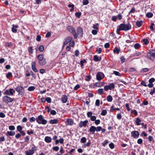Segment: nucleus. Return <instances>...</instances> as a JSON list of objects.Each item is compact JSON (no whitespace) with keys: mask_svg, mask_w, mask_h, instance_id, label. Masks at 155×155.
Listing matches in <instances>:
<instances>
[{"mask_svg":"<svg viewBox=\"0 0 155 155\" xmlns=\"http://www.w3.org/2000/svg\"><path fill=\"white\" fill-rule=\"evenodd\" d=\"M36 121L39 124H42L44 125L46 124L47 122V120L44 119L43 116L41 115L38 117L36 118Z\"/></svg>","mask_w":155,"mask_h":155,"instance_id":"obj_1","label":"nucleus"},{"mask_svg":"<svg viewBox=\"0 0 155 155\" xmlns=\"http://www.w3.org/2000/svg\"><path fill=\"white\" fill-rule=\"evenodd\" d=\"M67 29L73 35L74 38L76 39L78 37V35L75 29L72 26L68 25L67 27Z\"/></svg>","mask_w":155,"mask_h":155,"instance_id":"obj_2","label":"nucleus"},{"mask_svg":"<svg viewBox=\"0 0 155 155\" xmlns=\"http://www.w3.org/2000/svg\"><path fill=\"white\" fill-rule=\"evenodd\" d=\"M14 100V98H12L7 96H5L2 97L3 102L6 104H8L12 102Z\"/></svg>","mask_w":155,"mask_h":155,"instance_id":"obj_3","label":"nucleus"},{"mask_svg":"<svg viewBox=\"0 0 155 155\" xmlns=\"http://www.w3.org/2000/svg\"><path fill=\"white\" fill-rule=\"evenodd\" d=\"M120 25L123 31H127L130 29L131 28V25L129 23H127L126 24H121Z\"/></svg>","mask_w":155,"mask_h":155,"instance_id":"obj_4","label":"nucleus"},{"mask_svg":"<svg viewBox=\"0 0 155 155\" xmlns=\"http://www.w3.org/2000/svg\"><path fill=\"white\" fill-rule=\"evenodd\" d=\"M147 56L151 60H152V58H155V50L154 49H150L149 52L147 53Z\"/></svg>","mask_w":155,"mask_h":155,"instance_id":"obj_5","label":"nucleus"},{"mask_svg":"<svg viewBox=\"0 0 155 155\" xmlns=\"http://www.w3.org/2000/svg\"><path fill=\"white\" fill-rule=\"evenodd\" d=\"M15 91L13 88H10L9 89L6 90L4 93V94L8 95H13V93H15Z\"/></svg>","mask_w":155,"mask_h":155,"instance_id":"obj_6","label":"nucleus"},{"mask_svg":"<svg viewBox=\"0 0 155 155\" xmlns=\"http://www.w3.org/2000/svg\"><path fill=\"white\" fill-rule=\"evenodd\" d=\"M104 75L102 72H98L96 74V79L98 81H100L104 77Z\"/></svg>","mask_w":155,"mask_h":155,"instance_id":"obj_7","label":"nucleus"},{"mask_svg":"<svg viewBox=\"0 0 155 155\" xmlns=\"http://www.w3.org/2000/svg\"><path fill=\"white\" fill-rule=\"evenodd\" d=\"M131 137L134 139L138 138L139 136V133L137 131H134L131 132Z\"/></svg>","mask_w":155,"mask_h":155,"instance_id":"obj_8","label":"nucleus"},{"mask_svg":"<svg viewBox=\"0 0 155 155\" xmlns=\"http://www.w3.org/2000/svg\"><path fill=\"white\" fill-rule=\"evenodd\" d=\"M77 34L78 36H79L81 37L83 36V31L82 28L80 27L78 28L77 29Z\"/></svg>","mask_w":155,"mask_h":155,"instance_id":"obj_9","label":"nucleus"},{"mask_svg":"<svg viewBox=\"0 0 155 155\" xmlns=\"http://www.w3.org/2000/svg\"><path fill=\"white\" fill-rule=\"evenodd\" d=\"M88 123V121L87 120H85L84 121H80L79 124V127L80 128L83 127H85L87 126V124Z\"/></svg>","mask_w":155,"mask_h":155,"instance_id":"obj_10","label":"nucleus"},{"mask_svg":"<svg viewBox=\"0 0 155 155\" xmlns=\"http://www.w3.org/2000/svg\"><path fill=\"white\" fill-rule=\"evenodd\" d=\"M15 90L19 94L22 93H23L24 91V89L23 87L21 86H19L17 87Z\"/></svg>","mask_w":155,"mask_h":155,"instance_id":"obj_11","label":"nucleus"},{"mask_svg":"<svg viewBox=\"0 0 155 155\" xmlns=\"http://www.w3.org/2000/svg\"><path fill=\"white\" fill-rule=\"evenodd\" d=\"M72 39V37L71 36H68L65 39V41L64 42V44L66 45Z\"/></svg>","mask_w":155,"mask_h":155,"instance_id":"obj_12","label":"nucleus"},{"mask_svg":"<svg viewBox=\"0 0 155 155\" xmlns=\"http://www.w3.org/2000/svg\"><path fill=\"white\" fill-rule=\"evenodd\" d=\"M31 64L32 70L35 72H37L38 71L37 69L35 68V62L34 61H33L31 62Z\"/></svg>","mask_w":155,"mask_h":155,"instance_id":"obj_13","label":"nucleus"},{"mask_svg":"<svg viewBox=\"0 0 155 155\" xmlns=\"http://www.w3.org/2000/svg\"><path fill=\"white\" fill-rule=\"evenodd\" d=\"M68 100V97L66 95H63L61 98V101L63 103H66Z\"/></svg>","mask_w":155,"mask_h":155,"instance_id":"obj_14","label":"nucleus"},{"mask_svg":"<svg viewBox=\"0 0 155 155\" xmlns=\"http://www.w3.org/2000/svg\"><path fill=\"white\" fill-rule=\"evenodd\" d=\"M59 120L58 119L51 120L49 121V123L51 124H56L59 122Z\"/></svg>","mask_w":155,"mask_h":155,"instance_id":"obj_15","label":"nucleus"},{"mask_svg":"<svg viewBox=\"0 0 155 155\" xmlns=\"http://www.w3.org/2000/svg\"><path fill=\"white\" fill-rule=\"evenodd\" d=\"M68 124L69 125H72L74 124V121L71 119H68L67 120Z\"/></svg>","mask_w":155,"mask_h":155,"instance_id":"obj_16","label":"nucleus"},{"mask_svg":"<svg viewBox=\"0 0 155 155\" xmlns=\"http://www.w3.org/2000/svg\"><path fill=\"white\" fill-rule=\"evenodd\" d=\"M15 131H8L6 133V135L7 136H12L15 135Z\"/></svg>","mask_w":155,"mask_h":155,"instance_id":"obj_17","label":"nucleus"},{"mask_svg":"<svg viewBox=\"0 0 155 155\" xmlns=\"http://www.w3.org/2000/svg\"><path fill=\"white\" fill-rule=\"evenodd\" d=\"M51 138L50 137L46 136L45 137V140L46 143H50L51 142Z\"/></svg>","mask_w":155,"mask_h":155,"instance_id":"obj_18","label":"nucleus"},{"mask_svg":"<svg viewBox=\"0 0 155 155\" xmlns=\"http://www.w3.org/2000/svg\"><path fill=\"white\" fill-rule=\"evenodd\" d=\"M101 58H99L97 55H95L94 56V60L95 62L100 61H101Z\"/></svg>","mask_w":155,"mask_h":155,"instance_id":"obj_19","label":"nucleus"},{"mask_svg":"<svg viewBox=\"0 0 155 155\" xmlns=\"http://www.w3.org/2000/svg\"><path fill=\"white\" fill-rule=\"evenodd\" d=\"M96 127L92 126L90 127L89 131L91 132H92V134H94L96 131Z\"/></svg>","mask_w":155,"mask_h":155,"instance_id":"obj_20","label":"nucleus"},{"mask_svg":"<svg viewBox=\"0 0 155 155\" xmlns=\"http://www.w3.org/2000/svg\"><path fill=\"white\" fill-rule=\"evenodd\" d=\"M64 140L63 138H61L59 140H55V143L57 144L60 143L61 144H63L64 143Z\"/></svg>","mask_w":155,"mask_h":155,"instance_id":"obj_21","label":"nucleus"},{"mask_svg":"<svg viewBox=\"0 0 155 155\" xmlns=\"http://www.w3.org/2000/svg\"><path fill=\"white\" fill-rule=\"evenodd\" d=\"M25 153L26 155H33L34 153V152L29 150H27L25 151Z\"/></svg>","mask_w":155,"mask_h":155,"instance_id":"obj_22","label":"nucleus"},{"mask_svg":"<svg viewBox=\"0 0 155 155\" xmlns=\"http://www.w3.org/2000/svg\"><path fill=\"white\" fill-rule=\"evenodd\" d=\"M113 97L110 95H109L107 96L106 100L108 102H111L113 100Z\"/></svg>","mask_w":155,"mask_h":155,"instance_id":"obj_23","label":"nucleus"},{"mask_svg":"<svg viewBox=\"0 0 155 155\" xmlns=\"http://www.w3.org/2000/svg\"><path fill=\"white\" fill-rule=\"evenodd\" d=\"M39 64L41 65H45L46 63L45 59H44L43 60H41L39 61Z\"/></svg>","mask_w":155,"mask_h":155,"instance_id":"obj_24","label":"nucleus"},{"mask_svg":"<svg viewBox=\"0 0 155 155\" xmlns=\"http://www.w3.org/2000/svg\"><path fill=\"white\" fill-rule=\"evenodd\" d=\"M44 55L43 54H41L38 55L37 56V58L39 60V61L43 60L44 59Z\"/></svg>","mask_w":155,"mask_h":155,"instance_id":"obj_25","label":"nucleus"},{"mask_svg":"<svg viewBox=\"0 0 155 155\" xmlns=\"http://www.w3.org/2000/svg\"><path fill=\"white\" fill-rule=\"evenodd\" d=\"M141 122V120L139 118L137 117L136 118V119L135 121L136 123V124L137 126L140 125L141 124L140 122Z\"/></svg>","mask_w":155,"mask_h":155,"instance_id":"obj_26","label":"nucleus"},{"mask_svg":"<svg viewBox=\"0 0 155 155\" xmlns=\"http://www.w3.org/2000/svg\"><path fill=\"white\" fill-rule=\"evenodd\" d=\"M122 28L120 27V25H119V26L117 27V31L116 32L117 34H119L120 33V31H123L122 30Z\"/></svg>","mask_w":155,"mask_h":155,"instance_id":"obj_27","label":"nucleus"},{"mask_svg":"<svg viewBox=\"0 0 155 155\" xmlns=\"http://www.w3.org/2000/svg\"><path fill=\"white\" fill-rule=\"evenodd\" d=\"M97 93L100 95H102L103 94V89H99L97 91Z\"/></svg>","mask_w":155,"mask_h":155,"instance_id":"obj_28","label":"nucleus"},{"mask_svg":"<svg viewBox=\"0 0 155 155\" xmlns=\"http://www.w3.org/2000/svg\"><path fill=\"white\" fill-rule=\"evenodd\" d=\"M143 22L142 21H137L136 23V25L139 27H140L142 25Z\"/></svg>","mask_w":155,"mask_h":155,"instance_id":"obj_29","label":"nucleus"},{"mask_svg":"<svg viewBox=\"0 0 155 155\" xmlns=\"http://www.w3.org/2000/svg\"><path fill=\"white\" fill-rule=\"evenodd\" d=\"M146 16L148 18H150L153 16V15L151 13L148 12L146 14Z\"/></svg>","mask_w":155,"mask_h":155,"instance_id":"obj_30","label":"nucleus"},{"mask_svg":"<svg viewBox=\"0 0 155 155\" xmlns=\"http://www.w3.org/2000/svg\"><path fill=\"white\" fill-rule=\"evenodd\" d=\"M109 87L110 88V90H111L112 89H113L115 87L114 84L113 83L110 84L109 85H108Z\"/></svg>","mask_w":155,"mask_h":155,"instance_id":"obj_31","label":"nucleus"},{"mask_svg":"<svg viewBox=\"0 0 155 155\" xmlns=\"http://www.w3.org/2000/svg\"><path fill=\"white\" fill-rule=\"evenodd\" d=\"M22 127L21 125H18L17 127V130L18 131L20 132L22 130Z\"/></svg>","mask_w":155,"mask_h":155,"instance_id":"obj_32","label":"nucleus"},{"mask_svg":"<svg viewBox=\"0 0 155 155\" xmlns=\"http://www.w3.org/2000/svg\"><path fill=\"white\" fill-rule=\"evenodd\" d=\"M35 88L34 86H31L28 88V90L29 91H32L35 89Z\"/></svg>","mask_w":155,"mask_h":155,"instance_id":"obj_33","label":"nucleus"},{"mask_svg":"<svg viewBox=\"0 0 155 155\" xmlns=\"http://www.w3.org/2000/svg\"><path fill=\"white\" fill-rule=\"evenodd\" d=\"M134 47L135 49H137L140 48V45L138 43H136L134 45Z\"/></svg>","mask_w":155,"mask_h":155,"instance_id":"obj_34","label":"nucleus"},{"mask_svg":"<svg viewBox=\"0 0 155 155\" xmlns=\"http://www.w3.org/2000/svg\"><path fill=\"white\" fill-rule=\"evenodd\" d=\"M113 74H114L117 76H121V75L119 72L116 71H114Z\"/></svg>","mask_w":155,"mask_h":155,"instance_id":"obj_35","label":"nucleus"},{"mask_svg":"<svg viewBox=\"0 0 155 155\" xmlns=\"http://www.w3.org/2000/svg\"><path fill=\"white\" fill-rule=\"evenodd\" d=\"M107 111L106 110H102L101 113V115L102 116H105L107 114Z\"/></svg>","mask_w":155,"mask_h":155,"instance_id":"obj_36","label":"nucleus"},{"mask_svg":"<svg viewBox=\"0 0 155 155\" xmlns=\"http://www.w3.org/2000/svg\"><path fill=\"white\" fill-rule=\"evenodd\" d=\"M120 51V50L119 48H117L116 47L114 50L113 51L114 53H116L117 54H119Z\"/></svg>","mask_w":155,"mask_h":155,"instance_id":"obj_37","label":"nucleus"},{"mask_svg":"<svg viewBox=\"0 0 155 155\" xmlns=\"http://www.w3.org/2000/svg\"><path fill=\"white\" fill-rule=\"evenodd\" d=\"M87 139L84 137H82L81 140V142L84 143L86 142Z\"/></svg>","mask_w":155,"mask_h":155,"instance_id":"obj_38","label":"nucleus"},{"mask_svg":"<svg viewBox=\"0 0 155 155\" xmlns=\"http://www.w3.org/2000/svg\"><path fill=\"white\" fill-rule=\"evenodd\" d=\"M6 77L7 78H10L12 77V73L9 72L8 73L6 74Z\"/></svg>","mask_w":155,"mask_h":155,"instance_id":"obj_39","label":"nucleus"},{"mask_svg":"<svg viewBox=\"0 0 155 155\" xmlns=\"http://www.w3.org/2000/svg\"><path fill=\"white\" fill-rule=\"evenodd\" d=\"M149 71V69L147 68H145L142 69L140 71L141 72H147Z\"/></svg>","mask_w":155,"mask_h":155,"instance_id":"obj_40","label":"nucleus"},{"mask_svg":"<svg viewBox=\"0 0 155 155\" xmlns=\"http://www.w3.org/2000/svg\"><path fill=\"white\" fill-rule=\"evenodd\" d=\"M93 113L91 111L88 112L87 113V116L88 117H91Z\"/></svg>","mask_w":155,"mask_h":155,"instance_id":"obj_41","label":"nucleus"},{"mask_svg":"<svg viewBox=\"0 0 155 155\" xmlns=\"http://www.w3.org/2000/svg\"><path fill=\"white\" fill-rule=\"evenodd\" d=\"M81 15V12H77L75 13V15L77 18H79Z\"/></svg>","mask_w":155,"mask_h":155,"instance_id":"obj_42","label":"nucleus"},{"mask_svg":"<svg viewBox=\"0 0 155 155\" xmlns=\"http://www.w3.org/2000/svg\"><path fill=\"white\" fill-rule=\"evenodd\" d=\"M45 100L48 103H51L52 101L51 98L50 97H46Z\"/></svg>","mask_w":155,"mask_h":155,"instance_id":"obj_43","label":"nucleus"},{"mask_svg":"<svg viewBox=\"0 0 155 155\" xmlns=\"http://www.w3.org/2000/svg\"><path fill=\"white\" fill-rule=\"evenodd\" d=\"M96 131L97 132H99L102 130V127L100 126H98L96 127Z\"/></svg>","mask_w":155,"mask_h":155,"instance_id":"obj_44","label":"nucleus"},{"mask_svg":"<svg viewBox=\"0 0 155 155\" xmlns=\"http://www.w3.org/2000/svg\"><path fill=\"white\" fill-rule=\"evenodd\" d=\"M96 119V117L95 116H92L90 117V120L92 121H94Z\"/></svg>","mask_w":155,"mask_h":155,"instance_id":"obj_45","label":"nucleus"},{"mask_svg":"<svg viewBox=\"0 0 155 155\" xmlns=\"http://www.w3.org/2000/svg\"><path fill=\"white\" fill-rule=\"evenodd\" d=\"M109 147L111 149H113L114 147V144L113 143H111L109 144Z\"/></svg>","mask_w":155,"mask_h":155,"instance_id":"obj_46","label":"nucleus"},{"mask_svg":"<svg viewBox=\"0 0 155 155\" xmlns=\"http://www.w3.org/2000/svg\"><path fill=\"white\" fill-rule=\"evenodd\" d=\"M88 0H83V5H86L88 4Z\"/></svg>","mask_w":155,"mask_h":155,"instance_id":"obj_47","label":"nucleus"},{"mask_svg":"<svg viewBox=\"0 0 155 155\" xmlns=\"http://www.w3.org/2000/svg\"><path fill=\"white\" fill-rule=\"evenodd\" d=\"M109 142L107 140H105V141L102 143V145L105 147L108 143Z\"/></svg>","mask_w":155,"mask_h":155,"instance_id":"obj_48","label":"nucleus"},{"mask_svg":"<svg viewBox=\"0 0 155 155\" xmlns=\"http://www.w3.org/2000/svg\"><path fill=\"white\" fill-rule=\"evenodd\" d=\"M9 129L10 130H14L15 129V127L13 125H10L9 126Z\"/></svg>","mask_w":155,"mask_h":155,"instance_id":"obj_49","label":"nucleus"},{"mask_svg":"<svg viewBox=\"0 0 155 155\" xmlns=\"http://www.w3.org/2000/svg\"><path fill=\"white\" fill-rule=\"evenodd\" d=\"M28 51L29 53H31V54H32L33 53V49L32 47H30L28 49Z\"/></svg>","mask_w":155,"mask_h":155,"instance_id":"obj_50","label":"nucleus"},{"mask_svg":"<svg viewBox=\"0 0 155 155\" xmlns=\"http://www.w3.org/2000/svg\"><path fill=\"white\" fill-rule=\"evenodd\" d=\"M50 113L52 115H54L56 114L57 113L55 110H52L50 111Z\"/></svg>","mask_w":155,"mask_h":155,"instance_id":"obj_51","label":"nucleus"},{"mask_svg":"<svg viewBox=\"0 0 155 155\" xmlns=\"http://www.w3.org/2000/svg\"><path fill=\"white\" fill-rule=\"evenodd\" d=\"M143 41L144 42V43L145 45H147L149 42L148 39H143Z\"/></svg>","mask_w":155,"mask_h":155,"instance_id":"obj_52","label":"nucleus"},{"mask_svg":"<svg viewBox=\"0 0 155 155\" xmlns=\"http://www.w3.org/2000/svg\"><path fill=\"white\" fill-rule=\"evenodd\" d=\"M100 101L99 100L97 99L96 100L95 104L97 106H99L100 105Z\"/></svg>","mask_w":155,"mask_h":155,"instance_id":"obj_53","label":"nucleus"},{"mask_svg":"<svg viewBox=\"0 0 155 155\" xmlns=\"http://www.w3.org/2000/svg\"><path fill=\"white\" fill-rule=\"evenodd\" d=\"M84 62H86V61L85 60H82L80 61V64L81 67H82L84 66Z\"/></svg>","mask_w":155,"mask_h":155,"instance_id":"obj_54","label":"nucleus"},{"mask_svg":"<svg viewBox=\"0 0 155 155\" xmlns=\"http://www.w3.org/2000/svg\"><path fill=\"white\" fill-rule=\"evenodd\" d=\"M44 49V48L43 45H40L39 48V50L40 51H42Z\"/></svg>","mask_w":155,"mask_h":155,"instance_id":"obj_55","label":"nucleus"},{"mask_svg":"<svg viewBox=\"0 0 155 155\" xmlns=\"http://www.w3.org/2000/svg\"><path fill=\"white\" fill-rule=\"evenodd\" d=\"M36 120V119L34 117H32L30 118L29 121L31 122H32L35 121V120Z\"/></svg>","mask_w":155,"mask_h":155,"instance_id":"obj_56","label":"nucleus"},{"mask_svg":"<svg viewBox=\"0 0 155 155\" xmlns=\"http://www.w3.org/2000/svg\"><path fill=\"white\" fill-rule=\"evenodd\" d=\"M135 9L134 7H133L130 11V12L129 13V14H130V13H134L135 12Z\"/></svg>","mask_w":155,"mask_h":155,"instance_id":"obj_57","label":"nucleus"},{"mask_svg":"<svg viewBox=\"0 0 155 155\" xmlns=\"http://www.w3.org/2000/svg\"><path fill=\"white\" fill-rule=\"evenodd\" d=\"M80 87V85L79 84H77L74 87V89L75 91H76Z\"/></svg>","mask_w":155,"mask_h":155,"instance_id":"obj_58","label":"nucleus"},{"mask_svg":"<svg viewBox=\"0 0 155 155\" xmlns=\"http://www.w3.org/2000/svg\"><path fill=\"white\" fill-rule=\"evenodd\" d=\"M155 81V79L154 78H150L149 80V83H152Z\"/></svg>","mask_w":155,"mask_h":155,"instance_id":"obj_59","label":"nucleus"},{"mask_svg":"<svg viewBox=\"0 0 155 155\" xmlns=\"http://www.w3.org/2000/svg\"><path fill=\"white\" fill-rule=\"evenodd\" d=\"M143 143V140L141 139H139L137 140V143L139 144H141Z\"/></svg>","mask_w":155,"mask_h":155,"instance_id":"obj_60","label":"nucleus"},{"mask_svg":"<svg viewBox=\"0 0 155 155\" xmlns=\"http://www.w3.org/2000/svg\"><path fill=\"white\" fill-rule=\"evenodd\" d=\"M110 44L109 43H107L105 44L104 45V48H108L110 46Z\"/></svg>","mask_w":155,"mask_h":155,"instance_id":"obj_61","label":"nucleus"},{"mask_svg":"<svg viewBox=\"0 0 155 155\" xmlns=\"http://www.w3.org/2000/svg\"><path fill=\"white\" fill-rule=\"evenodd\" d=\"M53 149L54 150L57 151L59 150V147L58 146H55L53 147Z\"/></svg>","mask_w":155,"mask_h":155,"instance_id":"obj_62","label":"nucleus"},{"mask_svg":"<svg viewBox=\"0 0 155 155\" xmlns=\"http://www.w3.org/2000/svg\"><path fill=\"white\" fill-rule=\"evenodd\" d=\"M117 119L120 120L122 116L120 113L117 114Z\"/></svg>","mask_w":155,"mask_h":155,"instance_id":"obj_63","label":"nucleus"},{"mask_svg":"<svg viewBox=\"0 0 155 155\" xmlns=\"http://www.w3.org/2000/svg\"><path fill=\"white\" fill-rule=\"evenodd\" d=\"M155 92V87H153V89L151 90L150 92V94L151 95H153Z\"/></svg>","mask_w":155,"mask_h":155,"instance_id":"obj_64","label":"nucleus"}]
</instances>
